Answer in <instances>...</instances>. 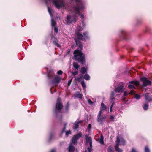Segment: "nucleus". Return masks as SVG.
I'll return each instance as SVG.
<instances>
[{
	"mask_svg": "<svg viewBox=\"0 0 152 152\" xmlns=\"http://www.w3.org/2000/svg\"><path fill=\"white\" fill-rule=\"evenodd\" d=\"M74 59L79 62L83 64L85 62V57L80 50L77 49L75 50L74 53Z\"/></svg>",
	"mask_w": 152,
	"mask_h": 152,
	"instance_id": "nucleus-1",
	"label": "nucleus"
},
{
	"mask_svg": "<svg viewBox=\"0 0 152 152\" xmlns=\"http://www.w3.org/2000/svg\"><path fill=\"white\" fill-rule=\"evenodd\" d=\"M75 0L76 2L77 6L76 7L74 8V12L75 14L81 15V18L82 19H83L84 18V16L80 13V11L83 9V7L81 2L80 0Z\"/></svg>",
	"mask_w": 152,
	"mask_h": 152,
	"instance_id": "nucleus-2",
	"label": "nucleus"
},
{
	"mask_svg": "<svg viewBox=\"0 0 152 152\" xmlns=\"http://www.w3.org/2000/svg\"><path fill=\"white\" fill-rule=\"evenodd\" d=\"M82 136L81 133H79L75 135L72 137L71 140V144L69 146V152H73L75 150L74 147L72 145H75L77 142V140L79 139Z\"/></svg>",
	"mask_w": 152,
	"mask_h": 152,
	"instance_id": "nucleus-3",
	"label": "nucleus"
},
{
	"mask_svg": "<svg viewBox=\"0 0 152 152\" xmlns=\"http://www.w3.org/2000/svg\"><path fill=\"white\" fill-rule=\"evenodd\" d=\"M83 27H81V26L77 27L76 30V34L77 38L79 40H83L85 38H87L88 34L86 32H84L83 33V36L79 33L80 31H82L83 29Z\"/></svg>",
	"mask_w": 152,
	"mask_h": 152,
	"instance_id": "nucleus-4",
	"label": "nucleus"
},
{
	"mask_svg": "<svg viewBox=\"0 0 152 152\" xmlns=\"http://www.w3.org/2000/svg\"><path fill=\"white\" fill-rule=\"evenodd\" d=\"M120 142V144L121 145H124L125 143V141L122 137H117V140L116 141V144L115 146V149L116 151L118 152H122V150L120 149L119 148Z\"/></svg>",
	"mask_w": 152,
	"mask_h": 152,
	"instance_id": "nucleus-5",
	"label": "nucleus"
},
{
	"mask_svg": "<svg viewBox=\"0 0 152 152\" xmlns=\"http://www.w3.org/2000/svg\"><path fill=\"white\" fill-rule=\"evenodd\" d=\"M52 2L57 8H59L60 7L64 6L63 0H53Z\"/></svg>",
	"mask_w": 152,
	"mask_h": 152,
	"instance_id": "nucleus-6",
	"label": "nucleus"
},
{
	"mask_svg": "<svg viewBox=\"0 0 152 152\" xmlns=\"http://www.w3.org/2000/svg\"><path fill=\"white\" fill-rule=\"evenodd\" d=\"M86 144L87 145H90V147L88 148V152H91L92 148V139L91 137H86Z\"/></svg>",
	"mask_w": 152,
	"mask_h": 152,
	"instance_id": "nucleus-7",
	"label": "nucleus"
},
{
	"mask_svg": "<svg viewBox=\"0 0 152 152\" xmlns=\"http://www.w3.org/2000/svg\"><path fill=\"white\" fill-rule=\"evenodd\" d=\"M63 105L61 102L60 98H58L57 99V102L56 105V110H60L63 107Z\"/></svg>",
	"mask_w": 152,
	"mask_h": 152,
	"instance_id": "nucleus-8",
	"label": "nucleus"
},
{
	"mask_svg": "<svg viewBox=\"0 0 152 152\" xmlns=\"http://www.w3.org/2000/svg\"><path fill=\"white\" fill-rule=\"evenodd\" d=\"M76 20L77 17L75 15L74 17H71L69 15H68L67 16V23L75 22H76Z\"/></svg>",
	"mask_w": 152,
	"mask_h": 152,
	"instance_id": "nucleus-9",
	"label": "nucleus"
},
{
	"mask_svg": "<svg viewBox=\"0 0 152 152\" xmlns=\"http://www.w3.org/2000/svg\"><path fill=\"white\" fill-rule=\"evenodd\" d=\"M141 80L143 82V84L144 86H146L151 84V82L144 77L141 78Z\"/></svg>",
	"mask_w": 152,
	"mask_h": 152,
	"instance_id": "nucleus-10",
	"label": "nucleus"
},
{
	"mask_svg": "<svg viewBox=\"0 0 152 152\" xmlns=\"http://www.w3.org/2000/svg\"><path fill=\"white\" fill-rule=\"evenodd\" d=\"M130 84L129 85L128 87L130 89H132L135 88V87L134 85L135 86H137L139 84V83L138 81H132L129 82Z\"/></svg>",
	"mask_w": 152,
	"mask_h": 152,
	"instance_id": "nucleus-11",
	"label": "nucleus"
},
{
	"mask_svg": "<svg viewBox=\"0 0 152 152\" xmlns=\"http://www.w3.org/2000/svg\"><path fill=\"white\" fill-rule=\"evenodd\" d=\"M60 77L58 76H56L53 81L52 83L56 86L57 84L60 81Z\"/></svg>",
	"mask_w": 152,
	"mask_h": 152,
	"instance_id": "nucleus-12",
	"label": "nucleus"
},
{
	"mask_svg": "<svg viewBox=\"0 0 152 152\" xmlns=\"http://www.w3.org/2000/svg\"><path fill=\"white\" fill-rule=\"evenodd\" d=\"M123 88V86H120L116 88L115 89V91L116 92L119 93L122 91Z\"/></svg>",
	"mask_w": 152,
	"mask_h": 152,
	"instance_id": "nucleus-13",
	"label": "nucleus"
},
{
	"mask_svg": "<svg viewBox=\"0 0 152 152\" xmlns=\"http://www.w3.org/2000/svg\"><path fill=\"white\" fill-rule=\"evenodd\" d=\"M145 99L146 101H149L152 100V99L151 97L150 96L148 93H146L145 94Z\"/></svg>",
	"mask_w": 152,
	"mask_h": 152,
	"instance_id": "nucleus-14",
	"label": "nucleus"
},
{
	"mask_svg": "<svg viewBox=\"0 0 152 152\" xmlns=\"http://www.w3.org/2000/svg\"><path fill=\"white\" fill-rule=\"evenodd\" d=\"M106 116H104L102 117H100V118H97V121L98 122H102L104 119H106Z\"/></svg>",
	"mask_w": 152,
	"mask_h": 152,
	"instance_id": "nucleus-15",
	"label": "nucleus"
},
{
	"mask_svg": "<svg viewBox=\"0 0 152 152\" xmlns=\"http://www.w3.org/2000/svg\"><path fill=\"white\" fill-rule=\"evenodd\" d=\"M73 67L76 69L78 70L80 66L77 63L74 62L73 63Z\"/></svg>",
	"mask_w": 152,
	"mask_h": 152,
	"instance_id": "nucleus-16",
	"label": "nucleus"
},
{
	"mask_svg": "<svg viewBox=\"0 0 152 152\" xmlns=\"http://www.w3.org/2000/svg\"><path fill=\"white\" fill-rule=\"evenodd\" d=\"M106 109V107L103 103L101 104V110H105Z\"/></svg>",
	"mask_w": 152,
	"mask_h": 152,
	"instance_id": "nucleus-17",
	"label": "nucleus"
},
{
	"mask_svg": "<svg viewBox=\"0 0 152 152\" xmlns=\"http://www.w3.org/2000/svg\"><path fill=\"white\" fill-rule=\"evenodd\" d=\"M99 142L101 144H103L104 143V137L103 135H101L100 139L99 140Z\"/></svg>",
	"mask_w": 152,
	"mask_h": 152,
	"instance_id": "nucleus-18",
	"label": "nucleus"
},
{
	"mask_svg": "<svg viewBox=\"0 0 152 152\" xmlns=\"http://www.w3.org/2000/svg\"><path fill=\"white\" fill-rule=\"evenodd\" d=\"M76 43L77 45L79 46V48L81 49L82 48V45L81 43L79 41H77L76 39H75Z\"/></svg>",
	"mask_w": 152,
	"mask_h": 152,
	"instance_id": "nucleus-19",
	"label": "nucleus"
},
{
	"mask_svg": "<svg viewBox=\"0 0 152 152\" xmlns=\"http://www.w3.org/2000/svg\"><path fill=\"white\" fill-rule=\"evenodd\" d=\"M86 69L85 67H83L82 68L80 72L82 74L85 73L86 71Z\"/></svg>",
	"mask_w": 152,
	"mask_h": 152,
	"instance_id": "nucleus-20",
	"label": "nucleus"
},
{
	"mask_svg": "<svg viewBox=\"0 0 152 152\" xmlns=\"http://www.w3.org/2000/svg\"><path fill=\"white\" fill-rule=\"evenodd\" d=\"M84 78L86 80H88L90 79V77L88 74L85 75L84 76Z\"/></svg>",
	"mask_w": 152,
	"mask_h": 152,
	"instance_id": "nucleus-21",
	"label": "nucleus"
},
{
	"mask_svg": "<svg viewBox=\"0 0 152 152\" xmlns=\"http://www.w3.org/2000/svg\"><path fill=\"white\" fill-rule=\"evenodd\" d=\"M107 151L108 152H114L113 151V148L111 146L108 147Z\"/></svg>",
	"mask_w": 152,
	"mask_h": 152,
	"instance_id": "nucleus-22",
	"label": "nucleus"
},
{
	"mask_svg": "<svg viewBox=\"0 0 152 152\" xmlns=\"http://www.w3.org/2000/svg\"><path fill=\"white\" fill-rule=\"evenodd\" d=\"M148 106V103H146L144 104L143 106V108L144 110H146Z\"/></svg>",
	"mask_w": 152,
	"mask_h": 152,
	"instance_id": "nucleus-23",
	"label": "nucleus"
},
{
	"mask_svg": "<svg viewBox=\"0 0 152 152\" xmlns=\"http://www.w3.org/2000/svg\"><path fill=\"white\" fill-rule=\"evenodd\" d=\"M81 84L82 87L84 88H85L86 87V84H85L84 82L83 81H82L81 82Z\"/></svg>",
	"mask_w": 152,
	"mask_h": 152,
	"instance_id": "nucleus-24",
	"label": "nucleus"
},
{
	"mask_svg": "<svg viewBox=\"0 0 152 152\" xmlns=\"http://www.w3.org/2000/svg\"><path fill=\"white\" fill-rule=\"evenodd\" d=\"M56 24V22L55 21L53 20H51V25L52 26H55Z\"/></svg>",
	"mask_w": 152,
	"mask_h": 152,
	"instance_id": "nucleus-25",
	"label": "nucleus"
},
{
	"mask_svg": "<svg viewBox=\"0 0 152 152\" xmlns=\"http://www.w3.org/2000/svg\"><path fill=\"white\" fill-rule=\"evenodd\" d=\"M78 123L77 122H76L74 124V128H75V129H76V128H77L78 127Z\"/></svg>",
	"mask_w": 152,
	"mask_h": 152,
	"instance_id": "nucleus-26",
	"label": "nucleus"
},
{
	"mask_svg": "<svg viewBox=\"0 0 152 152\" xmlns=\"http://www.w3.org/2000/svg\"><path fill=\"white\" fill-rule=\"evenodd\" d=\"M135 98L137 99H139L140 98V95L138 94H136L135 96Z\"/></svg>",
	"mask_w": 152,
	"mask_h": 152,
	"instance_id": "nucleus-27",
	"label": "nucleus"
},
{
	"mask_svg": "<svg viewBox=\"0 0 152 152\" xmlns=\"http://www.w3.org/2000/svg\"><path fill=\"white\" fill-rule=\"evenodd\" d=\"M114 96V93L113 92H112L111 93V99L112 100H114V98L113 96Z\"/></svg>",
	"mask_w": 152,
	"mask_h": 152,
	"instance_id": "nucleus-28",
	"label": "nucleus"
},
{
	"mask_svg": "<svg viewBox=\"0 0 152 152\" xmlns=\"http://www.w3.org/2000/svg\"><path fill=\"white\" fill-rule=\"evenodd\" d=\"M135 93V91L134 90H132L129 93V94H133Z\"/></svg>",
	"mask_w": 152,
	"mask_h": 152,
	"instance_id": "nucleus-29",
	"label": "nucleus"
},
{
	"mask_svg": "<svg viewBox=\"0 0 152 152\" xmlns=\"http://www.w3.org/2000/svg\"><path fill=\"white\" fill-rule=\"evenodd\" d=\"M145 152H150L149 150L148 147H145Z\"/></svg>",
	"mask_w": 152,
	"mask_h": 152,
	"instance_id": "nucleus-30",
	"label": "nucleus"
},
{
	"mask_svg": "<svg viewBox=\"0 0 152 152\" xmlns=\"http://www.w3.org/2000/svg\"><path fill=\"white\" fill-rule=\"evenodd\" d=\"M114 102H113L111 107H110V112H112V107L114 105Z\"/></svg>",
	"mask_w": 152,
	"mask_h": 152,
	"instance_id": "nucleus-31",
	"label": "nucleus"
},
{
	"mask_svg": "<svg viewBox=\"0 0 152 152\" xmlns=\"http://www.w3.org/2000/svg\"><path fill=\"white\" fill-rule=\"evenodd\" d=\"M110 119L112 121H113L114 119V117L113 116H110Z\"/></svg>",
	"mask_w": 152,
	"mask_h": 152,
	"instance_id": "nucleus-32",
	"label": "nucleus"
},
{
	"mask_svg": "<svg viewBox=\"0 0 152 152\" xmlns=\"http://www.w3.org/2000/svg\"><path fill=\"white\" fill-rule=\"evenodd\" d=\"M72 74L73 75H75L78 74V72L77 71H74L72 72Z\"/></svg>",
	"mask_w": 152,
	"mask_h": 152,
	"instance_id": "nucleus-33",
	"label": "nucleus"
},
{
	"mask_svg": "<svg viewBox=\"0 0 152 152\" xmlns=\"http://www.w3.org/2000/svg\"><path fill=\"white\" fill-rule=\"evenodd\" d=\"M101 111L100 110L99 113V114L98 115L97 118H100L101 117Z\"/></svg>",
	"mask_w": 152,
	"mask_h": 152,
	"instance_id": "nucleus-34",
	"label": "nucleus"
},
{
	"mask_svg": "<svg viewBox=\"0 0 152 152\" xmlns=\"http://www.w3.org/2000/svg\"><path fill=\"white\" fill-rule=\"evenodd\" d=\"M71 133V132L70 131H67L66 132V136H68L69 134Z\"/></svg>",
	"mask_w": 152,
	"mask_h": 152,
	"instance_id": "nucleus-35",
	"label": "nucleus"
},
{
	"mask_svg": "<svg viewBox=\"0 0 152 152\" xmlns=\"http://www.w3.org/2000/svg\"><path fill=\"white\" fill-rule=\"evenodd\" d=\"M63 73L62 71L61 70H59L58 71L57 74L58 75H61Z\"/></svg>",
	"mask_w": 152,
	"mask_h": 152,
	"instance_id": "nucleus-36",
	"label": "nucleus"
},
{
	"mask_svg": "<svg viewBox=\"0 0 152 152\" xmlns=\"http://www.w3.org/2000/svg\"><path fill=\"white\" fill-rule=\"evenodd\" d=\"M54 30L55 32L56 33H57L58 32V30L57 28L56 27H54Z\"/></svg>",
	"mask_w": 152,
	"mask_h": 152,
	"instance_id": "nucleus-37",
	"label": "nucleus"
},
{
	"mask_svg": "<svg viewBox=\"0 0 152 152\" xmlns=\"http://www.w3.org/2000/svg\"><path fill=\"white\" fill-rule=\"evenodd\" d=\"M91 127V124H88V129H89V130H90Z\"/></svg>",
	"mask_w": 152,
	"mask_h": 152,
	"instance_id": "nucleus-38",
	"label": "nucleus"
},
{
	"mask_svg": "<svg viewBox=\"0 0 152 152\" xmlns=\"http://www.w3.org/2000/svg\"><path fill=\"white\" fill-rule=\"evenodd\" d=\"M48 11L49 12V13L51 15V10H50V9L49 7H48Z\"/></svg>",
	"mask_w": 152,
	"mask_h": 152,
	"instance_id": "nucleus-39",
	"label": "nucleus"
},
{
	"mask_svg": "<svg viewBox=\"0 0 152 152\" xmlns=\"http://www.w3.org/2000/svg\"><path fill=\"white\" fill-rule=\"evenodd\" d=\"M127 95V92L126 91H124V96H126Z\"/></svg>",
	"mask_w": 152,
	"mask_h": 152,
	"instance_id": "nucleus-40",
	"label": "nucleus"
},
{
	"mask_svg": "<svg viewBox=\"0 0 152 152\" xmlns=\"http://www.w3.org/2000/svg\"><path fill=\"white\" fill-rule=\"evenodd\" d=\"M88 102L90 104H92L93 103L92 102V101L91 100H90V99H89L88 100Z\"/></svg>",
	"mask_w": 152,
	"mask_h": 152,
	"instance_id": "nucleus-41",
	"label": "nucleus"
},
{
	"mask_svg": "<svg viewBox=\"0 0 152 152\" xmlns=\"http://www.w3.org/2000/svg\"><path fill=\"white\" fill-rule=\"evenodd\" d=\"M55 44H56V45H57V46H58V47H60V45H59L57 43H56V42H55Z\"/></svg>",
	"mask_w": 152,
	"mask_h": 152,
	"instance_id": "nucleus-42",
	"label": "nucleus"
},
{
	"mask_svg": "<svg viewBox=\"0 0 152 152\" xmlns=\"http://www.w3.org/2000/svg\"><path fill=\"white\" fill-rule=\"evenodd\" d=\"M78 97L79 98H82V95L81 94H79L78 95Z\"/></svg>",
	"mask_w": 152,
	"mask_h": 152,
	"instance_id": "nucleus-43",
	"label": "nucleus"
},
{
	"mask_svg": "<svg viewBox=\"0 0 152 152\" xmlns=\"http://www.w3.org/2000/svg\"><path fill=\"white\" fill-rule=\"evenodd\" d=\"M81 77H78L77 78V80L79 81H80V79H81Z\"/></svg>",
	"mask_w": 152,
	"mask_h": 152,
	"instance_id": "nucleus-44",
	"label": "nucleus"
},
{
	"mask_svg": "<svg viewBox=\"0 0 152 152\" xmlns=\"http://www.w3.org/2000/svg\"><path fill=\"white\" fill-rule=\"evenodd\" d=\"M71 81L70 80L68 82V86H69L70 85L71 83Z\"/></svg>",
	"mask_w": 152,
	"mask_h": 152,
	"instance_id": "nucleus-45",
	"label": "nucleus"
},
{
	"mask_svg": "<svg viewBox=\"0 0 152 152\" xmlns=\"http://www.w3.org/2000/svg\"><path fill=\"white\" fill-rule=\"evenodd\" d=\"M83 122V121H79L78 122H77L78 124L79 123H81Z\"/></svg>",
	"mask_w": 152,
	"mask_h": 152,
	"instance_id": "nucleus-46",
	"label": "nucleus"
},
{
	"mask_svg": "<svg viewBox=\"0 0 152 152\" xmlns=\"http://www.w3.org/2000/svg\"><path fill=\"white\" fill-rule=\"evenodd\" d=\"M132 152H136V151L133 148L132 149Z\"/></svg>",
	"mask_w": 152,
	"mask_h": 152,
	"instance_id": "nucleus-47",
	"label": "nucleus"
},
{
	"mask_svg": "<svg viewBox=\"0 0 152 152\" xmlns=\"http://www.w3.org/2000/svg\"><path fill=\"white\" fill-rule=\"evenodd\" d=\"M55 151V150L54 149H52L51 151V152H54Z\"/></svg>",
	"mask_w": 152,
	"mask_h": 152,
	"instance_id": "nucleus-48",
	"label": "nucleus"
},
{
	"mask_svg": "<svg viewBox=\"0 0 152 152\" xmlns=\"http://www.w3.org/2000/svg\"><path fill=\"white\" fill-rule=\"evenodd\" d=\"M84 25V23L83 22H82V27H83V26Z\"/></svg>",
	"mask_w": 152,
	"mask_h": 152,
	"instance_id": "nucleus-49",
	"label": "nucleus"
},
{
	"mask_svg": "<svg viewBox=\"0 0 152 152\" xmlns=\"http://www.w3.org/2000/svg\"><path fill=\"white\" fill-rule=\"evenodd\" d=\"M66 124H65V126H64V129H65V128H66Z\"/></svg>",
	"mask_w": 152,
	"mask_h": 152,
	"instance_id": "nucleus-50",
	"label": "nucleus"
},
{
	"mask_svg": "<svg viewBox=\"0 0 152 152\" xmlns=\"http://www.w3.org/2000/svg\"><path fill=\"white\" fill-rule=\"evenodd\" d=\"M85 152H87V151H85Z\"/></svg>",
	"mask_w": 152,
	"mask_h": 152,
	"instance_id": "nucleus-51",
	"label": "nucleus"
}]
</instances>
